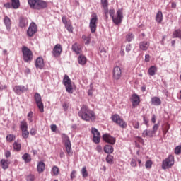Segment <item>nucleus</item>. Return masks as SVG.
Here are the masks:
<instances>
[{
    "instance_id": "obj_2",
    "label": "nucleus",
    "mask_w": 181,
    "mask_h": 181,
    "mask_svg": "<svg viewBox=\"0 0 181 181\" xmlns=\"http://www.w3.org/2000/svg\"><path fill=\"white\" fill-rule=\"evenodd\" d=\"M28 2L30 8L35 11H42L47 8V2L43 0H28Z\"/></svg>"
},
{
    "instance_id": "obj_61",
    "label": "nucleus",
    "mask_w": 181,
    "mask_h": 181,
    "mask_svg": "<svg viewBox=\"0 0 181 181\" xmlns=\"http://www.w3.org/2000/svg\"><path fill=\"white\" fill-rule=\"evenodd\" d=\"M5 156H6V158H11V151H6L5 152Z\"/></svg>"
},
{
    "instance_id": "obj_40",
    "label": "nucleus",
    "mask_w": 181,
    "mask_h": 181,
    "mask_svg": "<svg viewBox=\"0 0 181 181\" xmlns=\"http://www.w3.org/2000/svg\"><path fill=\"white\" fill-rule=\"evenodd\" d=\"M19 25H20V28H25V26L28 25V20H26V18H21Z\"/></svg>"
},
{
    "instance_id": "obj_52",
    "label": "nucleus",
    "mask_w": 181,
    "mask_h": 181,
    "mask_svg": "<svg viewBox=\"0 0 181 181\" xmlns=\"http://www.w3.org/2000/svg\"><path fill=\"white\" fill-rule=\"evenodd\" d=\"M130 165L132 168H136V160H135V159H132Z\"/></svg>"
},
{
    "instance_id": "obj_26",
    "label": "nucleus",
    "mask_w": 181,
    "mask_h": 181,
    "mask_svg": "<svg viewBox=\"0 0 181 181\" xmlns=\"http://www.w3.org/2000/svg\"><path fill=\"white\" fill-rule=\"evenodd\" d=\"M152 105H160V104H162V100H160V98H159L158 97H153L151 98V101Z\"/></svg>"
},
{
    "instance_id": "obj_6",
    "label": "nucleus",
    "mask_w": 181,
    "mask_h": 181,
    "mask_svg": "<svg viewBox=\"0 0 181 181\" xmlns=\"http://www.w3.org/2000/svg\"><path fill=\"white\" fill-rule=\"evenodd\" d=\"M173 165H175V156L169 155L167 158L163 160L162 169H170Z\"/></svg>"
},
{
    "instance_id": "obj_63",
    "label": "nucleus",
    "mask_w": 181,
    "mask_h": 181,
    "mask_svg": "<svg viewBox=\"0 0 181 181\" xmlns=\"http://www.w3.org/2000/svg\"><path fill=\"white\" fill-rule=\"evenodd\" d=\"M96 151H97L98 152H102V151H103V147H101V146H98L96 147Z\"/></svg>"
},
{
    "instance_id": "obj_49",
    "label": "nucleus",
    "mask_w": 181,
    "mask_h": 181,
    "mask_svg": "<svg viewBox=\"0 0 181 181\" xmlns=\"http://www.w3.org/2000/svg\"><path fill=\"white\" fill-rule=\"evenodd\" d=\"M181 153V145L177 146L175 148V155H179Z\"/></svg>"
},
{
    "instance_id": "obj_15",
    "label": "nucleus",
    "mask_w": 181,
    "mask_h": 181,
    "mask_svg": "<svg viewBox=\"0 0 181 181\" xmlns=\"http://www.w3.org/2000/svg\"><path fill=\"white\" fill-rule=\"evenodd\" d=\"M123 18H124V16L122 15V10L119 9L117 11V16L113 17L112 19L114 23H115V25H119V23H121L122 22Z\"/></svg>"
},
{
    "instance_id": "obj_37",
    "label": "nucleus",
    "mask_w": 181,
    "mask_h": 181,
    "mask_svg": "<svg viewBox=\"0 0 181 181\" xmlns=\"http://www.w3.org/2000/svg\"><path fill=\"white\" fill-rule=\"evenodd\" d=\"M83 40L85 42V45H90V42H91V34L87 35H83L82 36Z\"/></svg>"
},
{
    "instance_id": "obj_19",
    "label": "nucleus",
    "mask_w": 181,
    "mask_h": 181,
    "mask_svg": "<svg viewBox=\"0 0 181 181\" xmlns=\"http://www.w3.org/2000/svg\"><path fill=\"white\" fill-rule=\"evenodd\" d=\"M13 91L16 93V94H18V95L22 94L24 91H28V88H26L23 86H16L13 88Z\"/></svg>"
},
{
    "instance_id": "obj_31",
    "label": "nucleus",
    "mask_w": 181,
    "mask_h": 181,
    "mask_svg": "<svg viewBox=\"0 0 181 181\" xmlns=\"http://www.w3.org/2000/svg\"><path fill=\"white\" fill-rule=\"evenodd\" d=\"M156 71H158V68L155 66H151L148 70L149 76H155V74H156Z\"/></svg>"
},
{
    "instance_id": "obj_54",
    "label": "nucleus",
    "mask_w": 181,
    "mask_h": 181,
    "mask_svg": "<svg viewBox=\"0 0 181 181\" xmlns=\"http://www.w3.org/2000/svg\"><path fill=\"white\" fill-rule=\"evenodd\" d=\"M62 107L64 110V111H67V110H69V103H64V104L62 105Z\"/></svg>"
},
{
    "instance_id": "obj_8",
    "label": "nucleus",
    "mask_w": 181,
    "mask_h": 181,
    "mask_svg": "<svg viewBox=\"0 0 181 181\" xmlns=\"http://www.w3.org/2000/svg\"><path fill=\"white\" fill-rule=\"evenodd\" d=\"M63 84L65 86V88L67 93L69 94H73V85L71 84V79L69 77V76L65 75L63 79Z\"/></svg>"
},
{
    "instance_id": "obj_18",
    "label": "nucleus",
    "mask_w": 181,
    "mask_h": 181,
    "mask_svg": "<svg viewBox=\"0 0 181 181\" xmlns=\"http://www.w3.org/2000/svg\"><path fill=\"white\" fill-rule=\"evenodd\" d=\"M103 139L105 142L107 144H111V145H114L115 144V138L111 136V135L108 134H105L103 136Z\"/></svg>"
},
{
    "instance_id": "obj_11",
    "label": "nucleus",
    "mask_w": 181,
    "mask_h": 181,
    "mask_svg": "<svg viewBox=\"0 0 181 181\" xmlns=\"http://www.w3.org/2000/svg\"><path fill=\"white\" fill-rule=\"evenodd\" d=\"M36 32H37V25H36V23H31L27 30V36H28V37H32Z\"/></svg>"
},
{
    "instance_id": "obj_47",
    "label": "nucleus",
    "mask_w": 181,
    "mask_h": 181,
    "mask_svg": "<svg viewBox=\"0 0 181 181\" xmlns=\"http://www.w3.org/2000/svg\"><path fill=\"white\" fill-rule=\"evenodd\" d=\"M25 179L27 181H35V175L30 174L26 176Z\"/></svg>"
},
{
    "instance_id": "obj_41",
    "label": "nucleus",
    "mask_w": 181,
    "mask_h": 181,
    "mask_svg": "<svg viewBox=\"0 0 181 181\" xmlns=\"http://www.w3.org/2000/svg\"><path fill=\"white\" fill-rule=\"evenodd\" d=\"M22 132V137L24 139H28V138H29V131H28V129L25 130H21Z\"/></svg>"
},
{
    "instance_id": "obj_53",
    "label": "nucleus",
    "mask_w": 181,
    "mask_h": 181,
    "mask_svg": "<svg viewBox=\"0 0 181 181\" xmlns=\"http://www.w3.org/2000/svg\"><path fill=\"white\" fill-rule=\"evenodd\" d=\"M93 91H94V90L93 89L92 85H90V88L88 90V95L92 97L93 96Z\"/></svg>"
},
{
    "instance_id": "obj_59",
    "label": "nucleus",
    "mask_w": 181,
    "mask_h": 181,
    "mask_svg": "<svg viewBox=\"0 0 181 181\" xmlns=\"http://www.w3.org/2000/svg\"><path fill=\"white\" fill-rule=\"evenodd\" d=\"M30 135H36V129L32 128L30 132Z\"/></svg>"
},
{
    "instance_id": "obj_27",
    "label": "nucleus",
    "mask_w": 181,
    "mask_h": 181,
    "mask_svg": "<svg viewBox=\"0 0 181 181\" xmlns=\"http://www.w3.org/2000/svg\"><path fill=\"white\" fill-rule=\"evenodd\" d=\"M78 63L81 64V66H84L86 63H87V57L86 56L81 54L78 57Z\"/></svg>"
},
{
    "instance_id": "obj_5",
    "label": "nucleus",
    "mask_w": 181,
    "mask_h": 181,
    "mask_svg": "<svg viewBox=\"0 0 181 181\" xmlns=\"http://www.w3.org/2000/svg\"><path fill=\"white\" fill-rule=\"evenodd\" d=\"M90 20L89 23V28L91 33H95L97 30V23L98 22V16L97 13H93L90 16Z\"/></svg>"
},
{
    "instance_id": "obj_38",
    "label": "nucleus",
    "mask_w": 181,
    "mask_h": 181,
    "mask_svg": "<svg viewBox=\"0 0 181 181\" xmlns=\"http://www.w3.org/2000/svg\"><path fill=\"white\" fill-rule=\"evenodd\" d=\"M52 175H54V176H57L59 175V173H60V170L59 169V167L54 165L51 170Z\"/></svg>"
},
{
    "instance_id": "obj_46",
    "label": "nucleus",
    "mask_w": 181,
    "mask_h": 181,
    "mask_svg": "<svg viewBox=\"0 0 181 181\" xmlns=\"http://www.w3.org/2000/svg\"><path fill=\"white\" fill-rule=\"evenodd\" d=\"M153 163L152 162V160H147L145 163L146 168L151 169V168H152Z\"/></svg>"
},
{
    "instance_id": "obj_29",
    "label": "nucleus",
    "mask_w": 181,
    "mask_h": 181,
    "mask_svg": "<svg viewBox=\"0 0 181 181\" xmlns=\"http://www.w3.org/2000/svg\"><path fill=\"white\" fill-rule=\"evenodd\" d=\"M22 159H23L25 163L32 162V157L30 156V154L28 153H25L22 156Z\"/></svg>"
},
{
    "instance_id": "obj_42",
    "label": "nucleus",
    "mask_w": 181,
    "mask_h": 181,
    "mask_svg": "<svg viewBox=\"0 0 181 181\" xmlns=\"http://www.w3.org/2000/svg\"><path fill=\"white\" fill-rule=\"evenodd\" d=\"M132 125L134 129H139V122L138 120L132 121Z\"/></svg>"
},
{
    "instance_id": "obj_28",
    "label": "nucleus",
    "mask_w": 181,
    "mask_h": 181,
    "mask_svg": "<svg viewBox=\"0 0 181 181\" xmlns=\"http://www.w3.org/2000/svg\"><path fill=\"white\" fill-rule=\"evenodd\" d=\"M4 25H6L7 30H11V25H12L11 23V18H9L8 16H5L4 18Z\"/></svg>"
},
{
    "instance_id": "obj_24",
    "label": "nucleus",
    "mask_w": 181,
    "mask_h": 181,
    "mask_svg": "<svg viewBox=\"0 0 181 181\" xmlns=\"http://www.w3.org/2000/svg\"><path fill=\"white\" fill-rule=\"evenodd\" d=\"M155 134H153L152 130L146 129L143 131V133H142L143 138H146V136H148V138H153Z\"/></svg>"
},
{
    "instance_id": "obj_12",
    "label": "nucleus",
    "mask_w": 181,
    "mask_h": 181,
    "mask_svg": "<svg viewBox=\"0 0 181 181\" xmlns=\"http://www.w3.org/2000/svg\"><path fill=\"white\" fill-rule=\"evenodd\" d=\"M130 101L132 103V105L133 108H136L138 105L141 103V98L136 93L132 95L130 98Z\"/></svg>"
},
{
    "instance_id": "obj_55",
    "label": "nucleus",
    "mask_w": 181,
    "mask_h": 181,
    "mask_svg": "<svg viewBox=\"0 0 181 181\" xmlns=\"http://www.w3.org/2000/svg\"><path fill=\"white\" fill-rule=\"evenodd\" d=\"M109 14H110V16L112 17V18H114V15H115V10L110 9L109 11Z\"/></svg>"
},
{
    "instance_id": "obj_4",
    "label": "nucleus",
    "mask_w": 181,
    "mask_h": 181,
    "mask_svg": "<svg viewBox=\"0 0 181 181\" xmlns=\"http://www.w3.org/2000/svg\"><path fill=\"white\" fill-rule=\"evenodd\" d=\"M62 138L64 144L66 153L68 155V156H73V151L71 150V141H70L69 136H67L66 134H62Z\"/></svg>"
},
{
    "instance_id": "obj_16",
    "label": "nucleus",
    "mask_w": 181,
    "mask_h": 181,
    "mask_svg": "<svg viewBox=\"0 0 181 181\" xmlns=\"http://www.w3.org/2000/svg\"><path fill=\"white\" fill-rule=\"evenodd\" d=\"M62 52H63V48L62 47V45L57 44L52 50V54L54 57H60L62 54Z\"/></svg>"
},
{
    "instance_id": "obj_32",
    "label": "nucleus",
    "mask_w": 181,
    "mask_h": 181,
    "mask_svg": "<svg viewBox=\"0 0 181 181\" xmlns=\"http://www.w3.org/2000/svg\"><path fill=\"white\" fill-rule=\"evenodd\" d=\"M11 6L13 9H18L21 6L19 0H11Z\"/></svg>"
},
{
    "instance_id": "obj_45",
    "label": "nucleus",
    "mask_w": 181,
    "mask_h": 181,
    "mask_svg": "<svg viewBox=\"0 0 181 181\" xmlns=\"http://www.w3.org/2000/svg\"><path fill=\"white\" fill-rule=\"evenodd\" d=\"M106 162H107V163H113L114 162V156H111V155H107V158H106Z\"/></svg>"
},
{
    "instance_id": "obj_14",
    "label": "nucleus",
    "mask_w": 181,
    "mask_h": 181,
    "mask_svg": "<svg viewBox=\"0 0 181 181\" xmlns=\"http://www.w3.org/2000/svg\"><path fill=\"white\" fill-rule=\"evenodd\" d=\"M91 132L93 135V142H95V144H100V141L101 139V134H100V132H98L96 128L93 127Z\"/></svg>"
},
{
    "instance_id": "obj_17",
    "label": "nucleus",
    "mask_w": 181,
    "mask_h": 181,
    "mask_svg": "<svg viewBox=\"0 0 181 181\" xmlns=\"http://www.w3.org/2000/svg\"><path fill=\"white\" fill-rule=\"evenodd\" d=\"M35 66L36 69L42 70V69L45 67V60L43 59V58L41 57H37L35 60Z\"/></svg>"
},
{
    "instance_id": "obj_35",
    "label": "nucleus",
    "mask_w": 181,
    "mask_h": 181,
    "mask_svg": "<svg viewBox=\"0 0 181 181\" xmlns=\"http://www.w3.org/2000/svg\"><path fill=\"white\" fill-rule=\"evenodd\" d=\"M13 148L14 151L19 152V151H21V149L22 148V145L21 144V143H19L18 141H15L13 144Z\"/></svg>"
},
{
    "instance_id": "obj_10",
    "label": "nucleus",
    "mask_w": 181,
    "mask_h": 181,
    "mask_svg": "<svg viewBox=\"0 0 181 181\" xmlns=\"http://www.w3.org/2000/svg\"><path fill=\"white\" fill-rule=\"evenodd\" d=\"M62 23L64 25H65L66 29L69 32V33H73V24L71 23V21L70 19H67L66 16H63L62 18Z\"/></svg>"
},
{
    "instance_id": "obj_56",
    "label": "nucleus",
    "mask_w": 181,
    "mask_h": 181,
    "mask_svg": "<svg viewBox=\"0 0 181 181\" xmlns=\"http://www.w3.org/2000/svg\"><path fill=\"white\" fill-rule=\"evenodd\" d=\"M4 6V8H6V9H11V8H12V4H11V3H6Z\"/></svg>"
},
{
    "instance_id": "obj_60",
    "label": "nucleus",
    "mask_w": 181,
    "mask_h": 181,
    "mask_svg": "<svg viewBox=\"0 0 181 181\" xmlns=\"http://www.w3.org/2000/svg\"><path fill=\"white\" fill-rule=\"evenodd\" d=\"M151 122H153V124H155L156 122V116L155 115H152Z\"/></svg>"
},
{
    "instance_id": "obj_9",
    "label": "nucleus",
    "mask_w": 181,
    "mask_h": 181,
    "mask_svg": "<svg viewBox=\"0 0 181 181\" xmlns=\"http://www.w3.org/2000/svg\"><path fill=\"white\" fill-rule=\"evenodd\" d=\"M34 98L40 112H45V106L43 105V102H42V96L40 94L35 93Z\"/></svg>"
},
{
    "instance_id": "obj_64",
    "label": "nucleus",
    "mask_w": 181,
    "mask_h": 181,
    "mask_svg": "<svg viewBox=\"0 0 181 181\" xmlns=\"http://www.w3.org/2000/svg\"><path fill=\"white\" fill-rule=\"evenodd\" d=\"M126 50H127V52H130L131 51V45H127L126 46Z\"/></svg>"
},
{
    "instance_id": "obj_30",
    "label": "nucleus",
    "mask_w": 181,
    "mask_h": 181,
    "mask_svg": "<svg viewBox=\"0 0 181 181\" xmlns=\"http://www.w3.org/2000/svg\"><path fill=\"white\" fill-rule=\"evenodd\" d=\"M156 21L158 23H162V21H163V14L162 13V11H158L156 16Z\"/></svg>"
},
{
    "instance_id": "obj_62",
    "label": "nucleus",
    "mask_w": 181,
    "mask_h": 181,
    "mask_svg": "<svg viewBox=\"0 0 181 181\" xmlns=\"http://www.w3.org/2000/svg\"><path fill=\"white\" fill-rule=\"evenodd\" d=\"M76 177V170H73L71 173V179H74Z\"/></svg>"
},
{
    "instance_id": "obj_48",
    "label": "nucleus",
    "mask_w": 181,
    "mask_h": 181,
    "mask_svg": "<svg viewBox=\"0 0 181 181\" xmlns=\"http://www.w3.org/2000/svg\"><path fill=\"white\" fill-rule=\"evenodd\" d=\"M28 119L29 120L30 122H33V112H30L28 114Z\"/></svg>"
},
{
    "instance_id": "obj_44",
    "label": "nucleus",
    "mask_w": 181,
    "mask_h": 181,
    "mask_svg": "<svg viewBox=\"0 0 181 181\" xmlns=\"http://www.w3.org/2000/svg\"><path fill=\"white\" fill-rule=\"evenodd\" d=\"M133 39H134V34H132V33H128L126 35V40L127 42H132Z\"/></svg>"
},
{
    "instance_id": "obj_25",
    "label": "nucleus",
    "mask_w": 181,
    "mask_h": 181,
    "mask_svg": "<svg viewBox=\"0 0 181 181\" xmlns=\"http://www.w3.org/2000/svg\"><path fill=\"white\" fill-rule=\"evenodd\" d=\"M45 168H46V164L42 161H40L37 165V170L38 173H42V172H45Z\"/></svg>"
},
{
    "instance_id": "obj_21",
    "label": "nucleus",
    "mask_w": 181,
    "mask_h": 181,
    "mask_svg": "<svg viewBox=\"0 0 181 181\" xmlns=\"http://www.w3.org/2000/svg\"><path fill=\"white\" fill-rule=\"evenodd\" d=\"M149 46H151V43L148 41H142L139 43L140 50H143L144 52H146V50L149 49Z\"/></svg>"
},
{
    "instance_id": "obj_36",
    "label": "nucleus",
    "mask_w": 181,
    "mask_h": 181,
    "mask_svg": "<svg viewBox=\"0 0 181 181\" xmlns=\"http://www.w3.org/2000/svg\"><path fill=\"white\" fill-rule=\"evenodd\" d=\"M173 37L181 39V30L180 29L175 30L173 33Z\"/></svg>"
},
{
    "instance_id": "obj_23",
    "label": "nucleus",
    "mask_w": 181,
    "mask_h": 181,
    "mask_svg": "<svg viewBox=\"0 0 181 181\" xmlns=\"http://www.w3.org/2000/svg\"><path fill=\"white\" fill-rule=\"evenodd\" d=\"M72 50L76 54H80V53H81V45H78V43H74L72 45Z\"/></svg>"
},
{
    "instance_id": "obj_13",
    "label": "nucleus",
    "mask_w": 181,
    "mask_h": 181,
    "mask_svg": "<svg viewBox=\"0 0 181 181\" xmlns=\"http://www.w3.org/2000/svg\"><path fill=\"white\" fill-rule=\"evenodd\" d=\"M122 76V71L121 70V68L118 66H115L112 71L113 80H119V78H121Z\"/></svg>"
},
{
    "instance_id": "obj_34",
    "label": "nucleus",
    "mask_w": 181,
    "mask_h": 181,
    "mask_svg": "<svg viewBox=\"0 0 181 181\" xmlns=\"http://www.w3.org/2000/svg\"><path fill=\"white\" fill-rule=\"evenodd\" d=\"M20 129L21 131L28 129V122L26 120H23L20 122Z\"/></svg>"
},
{
    "instance_id": "obj_57",
    "label": "nucleus",
    "mask_w": 181,
    "mask_h": 181,
    "mask_svg": "<svg viewBox=\"0 0 181 181\" xmlns=\"http://www.w3.org/2000/svg\"><path fill=\"white\" fill-rule=\"evenodd\" d=\"M56 129H57V126H56V124H52L51 131H52V132H56Z\"/></svg>"
},
{
    "instance_id": "obj_22",
    "label": "nucleus",
    "mask_w": 181,
    "mask_h": 181,
    "mask_svg": "<svg viewBox=\"0 0 181 181\" xmlns=\"http://www.w3.org/2000/svg\"><path fill=\"white\" fill-rule=\"evenodd\" d=\"M9 165H11V161H9V160L1 159L0 161V165L4 170H6V169L9 168Z\"/></svg>"
},
{
    "instance_id": "obj_20",
    "label": "nucleus",
    "mask_w": 181,
    "mask_h": 181,
    "mask_svg": "<svg viewBox=\"0 0 181 181\" xmlns=\"http://www.w3.org/2000/svg\"><path fill=\"white\" fill-rule=\"evenodd\" d=\"M101 5L104 10L105 16L108 18V0H101Z\"/></svg>"
},
{
    "instance_id": "obj_39",
    "label": "nucleus",
    "mask_w": 181,
    "mask_h": 181,
    "mask_svg": "<svg viewBox=\"0 0 181 181\" xmlns=\"http://www.w3.org/2000/svg\"><path fill=\"white\" fill-rule=\"evenodd\" d=\"M7 142H13L16 139V136L15 134H8L6 137Z\"/></svg>"
},
{
    "instance_id": "obj_1",
    "label": "nucleus",
    "mask_w": 181,
    "mask_h": 181,
    "mask_svg": "<svg viewBox=\"0 0 181 181\" xmlns=\"http://www.w3.org/2000/svg\"><path fill=\"white\" fill-rule=\"evenodd\" d=\"M78 114L79 117H81L83 121H88L89 122H94L97 118L94 111L88 109V107L86 105L82 106Z\"/></svg>"
},
{
    "instance_id": "obj_58",
    "label": "nucleus",
    "mask_w": 181,
    "mask_h": 181,
    "mask_svg": "<svg viewBox=\"0 0 181 181\" xmlns=\"http://www.w3.org/2000/svg\"><path fill=\"white\" fill-rule=\"evenodd\" d=\"M151 60V56L149 54H146L145 56V62H146V63H149Z\"/></svg>"
},
{
    "instance_id": "obj_51",
    "label": "nucleus",
    "mask_w": 181,
    "mask_h": 181,
    "mask_svg": "<svg viewBox=\"0 0 181 181\" xmlns=\"http://www.w3.org/2000/svg\"><path fill=\"white\" fill-rule=\"evenodd\" d=\"M143 121L145 125L148 126V124H149V119L146 117V116L143 115Z\"/></svg>"
},
{
    "instance_id": "obj_3",
    "label": "nucleus",
    "mask_w": 181,
    "mask_h": 181,
    "mask_svg": "<svg viewBox=\"0 0 181 181\" xmlns=\"http://www.w3.org/2000/svg\"><path fill=\"white\" fill-rule=\"evenodd\" d=\"M21 52L23 53V60L25 63H30L33 60V52L28 47L23 46Z\"/></svg>"
},
{
    "instance_id": "obj_33",
    "label": "nucleus",
    "mask_w": 181,
    "mask_h": 181,
    "mask_svg": "<svg viewBox=\"0 0 181 181\" xmlns=\"http://www.w3.org/2000/svg\"><path fill=\"white\" fill-rule=\"evenodd\" d=\"M104 152H105V153H112V152H114V148L111 145H106L104 147Z\"/></svg>"
},
{
    "instance_id": "obj_43",
    "label": "nucleus",
    "mask_w": 181,
    "mask_h": 181,
    "mask_svg": "<svg viewBox=\"0 0 181 181\" xmlns=\"http://www.w3.org/2000/svg\"><path fill=\"white\" fill-rule=\"evenodd\" d=\"M81 174L83 177H87L88 176V173L87 172V168L83 167L81 170Z\"/></svg>"
},
{
    "instance_id": "obj_50",
    "label": "nucleus",
    "mask_w": 181,
    "mask_h": 181,
    "mask_svg": "<svg viewBox=\"0 0 181 181\" xmlns=\"http://www.w3.org/2000/svg\"><path fill=\"white\" fill-rule=\"evenodd\" d=\"M159 128V124H154L153 127L152 132L155 135L156 134V132L158 131V129Z\"/></svg>"
},
{
    "instance_id": "obj_7",
    "label": "nucleus",
    "mask_w": 181,
    "mask_h": 181,
    "mask_svg": "<svg viewBox=\"0 0 181 181\" xmlns=\"http://www.w3.org/2000/svg\"><path fill=\"white\" fill-rule=\"evenodd\" d=\"M112 121L120 127V128L125 129L127 127V122L121 118L119 115L115 114L111 117Z\"/></svg>"
}]
</instances>
